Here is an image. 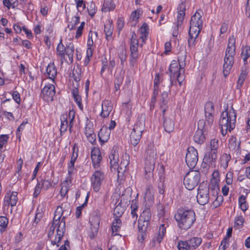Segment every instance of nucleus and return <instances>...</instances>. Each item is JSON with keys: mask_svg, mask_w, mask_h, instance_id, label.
I'll use <instances>...</instances> for the list:
<instances>
[{"mask_svg": "<svg viewBox=\"0 0 250 250\" xmlns=\"http://www.w3.org/2000/svg\"><path fill=\"white\" fill-rule=\"evenodd\" d=\"M223 197L221 195L218 196V194L215 196L214 199L212 201V205L214 208L219 207L223 202Z\"/></svg>", "mask_w": 250, "mask_h": 250, "instance_id": "obj_51", "label": "nucleus"}, {"mask_svg": "<svg viewBox=\"0 0 250 250\" xmlns=\"http://www.w3.org/2000/svg\"><path fill=\"white\" fill-rule=\"evenodd\" d=\"M125 48L124 46H121L119 47L118 49V54L120 59L121 60V62L124 65V62L125 61V54H124Z\"/></svg>", "mask_w": 250, "mask_h": 250, "instance_id": "obj_52", "label": "nucleus"}, {"mask_svg": "<svg viewBox=\"0 0 250 250\" xmlns=\"http://www.w3.org/2000/svg\"><path fill=\"white\" fill-rule=\"evenodd\" d=\"M217 152L208 150L205 154L203 160L206 163L210 164L212 165V163L216 161L217 159Z\"/></svg>", "mask_w": 250, "mask_h": 250, "instance_id": "obj_28", "label": "nucleus"}, {"mask_svg": "<svg viewBox=\"0 0 250 250\" xmlns=\"http://www.w3.org/2000/svg\"><path fill=\"white\" fill-rule=\"evenodd\" d=\"M136 37L134 32H132L130 50L131 57L133 59H135L138 57V41Z\"/></svg>", "mask_w": 250, "mask_h": 250, "instance_id": "obj_19", "label": "nucleus"}, {"mask_svg": "<svg viewBox=\"0 0 250 250\" xmlns=\"http://www.w3.org/2000/svg\"><path fill=\"white\" fill-rule=\"evenodd\" d=\"M241 55L244 56V63L246 64L248 62L247 59L250 57V47L249 46L242 47Z\"/></svg>", "mask_w": 250, "mask_h": 250, "instance_id": "obj_42", "label": "nucleus"}, {"mask_svg": "<svg viewBox=\"0 0 250 250\" xmlns=\"http://www.w3.org/2000/svg\"><path fill=\"white\" fill-rule=\"evenodd\" d=\"M17 195L18 193L15 191L6 193L4 199V206L10 205L11 207L16 206L18 201Z\"/></svg>", "mask_w": 250, "mask_h": 250, "instance_id": "obj_20", "label": "nucleus"}, {"mask_svg": "<svg viewBox=\"0 0 250 250\" xmlns=\"http://www.w3.org/2000/svg\"><path fill=\"white\" fill-rule=\"evenodd\" d=\"M105 174L101 170H96L91 177V186L95 192H98L104 179Z\"/></svg>", "mask_w": 250, "mask_h": 250, "instance_id": "obj_12", "label": "nucleus"}, {"mask_svg": "<svg viewBox=\"0 0 250 250\" xmlns=\"http://www.w3.org/2000/svg\"><path fill=\"white\" fill-rule=\"evenodd\" d=\"M8 223V219L6 217L0 216V227L1 229H5Z\"/></svg>", "mask_w": 250, "mask_h": 250, "instance_id": "obj_57", "label": "nucleus"}, {"mask_svg": "<svg viewBox=\"0 0 250 250\" xmlns=\"http://www.w3.org/2000/svg\"><path fill=\"white\" fill-rule=\"evenodd\" d=\"M179 227L183 229L190 228L195 221V215L193 210L180 208L175 215Z\"/></svg>", "mask_w": 250, "mask_h": 250, "instance_id": "obj_7", "label": "nucleus"}, {"mask_svg": "<svg viewBox=\"0 0 250 250\" xmlns=\"http://www.w3.org/2000/svg\"><path fill=\"white\" fill-rule=\"evenodd\" d=\"M56 228L57 230L58 228V224H54V221L53 220L52 225L50 227L48 233V237L49 238H51L53 235Z\"/></svg>", "mask_w": 250, "mask_h": 250, "instance_id": "obj_56", "label": "nucleus"}, {"mask_svg": "<svg viewBox=\"0 0 250 250\" xmlns=\"http://www.w3.org/2000/svg\"><path fill=\"white\" fill-rule=\"evenodd\" d=\"M76 2L77 8L78 11H80V8L82 7L81 10H83L85 8V4L83 0H74Z\"/></svg>", "mask_w": 250, "mask_h": 250, "instance_id": "obj_64", "label": "nucleus"}, {"mask_svg": "<svg viewBox=\"0 0 250 250\" xmlns=\"http://www.w3.org/2000/svg\"><path fill=\"white\" fill-rule=\"evenodd\" d=\"M236 113L231 106L230 109L227 108L221 115L219 125L222 135L225 136L227 131L230 132L235 126Z\"/></svg>", "mask_w": 250, "mask_h": 250, "instance_id": "obj_3", "label": "nucleus"}, {"mask_svg": "<svg viewBox=\"0 0 250 250\" xmlns=\"http://www.w3.org/2000/svg\"><path fill=\"white\" fill-rule=\"evenodd\" d=\"M68 117L70 119L69 123L68 124V127H69V129L70 132H71V131H72L71 129L73 126V120H74V117H75L74 111L73 110L70 111L69 114H68Z\"/></svg>", "mask_w": 250, "mask_h": 250, "instance_id": "obj_54", "label": "nucleus"}, {"mask_svg": "<svg viewBox=\"0 0 250 250\" xmlns=\"http://www.w3.org/2000/svg\"><path fill=\"white\" fill-rule=\"evenodd\" d=\"M245 219L241 215H238L234 219V228L235 229H240L243 226Z\"/></svg>", "mask_w": 250, "mask_h": 250, "instance_id": "obj_43", "label": "nucleus"}, {"mask_svg": "<svg viewBox=\"0 0 250 250\" xmlns=\"http://www.w3.org/2000/svg\"><path fill=\"white\" fill-rule=\"evenodd\" d=\"M13 100L19 104L21 103L20 94L17 91H14L12 93Z\"/></svg>", "mask_w": 250, "mask_h": 250, "instance_id": "obj_62", "label": "nucleus"}, {"mask_svg": "<svg viewBox=\"0 0 250 250\" xmlns=\"http://www.w3.org/2000/svg\"><path fill=\"white\" fill-rule=\"evenodd\" d=\"M42 188L47 190L52 186V183L48 180H43L42 181Z\"/></svg>", "mask_w": 250, "mask_h": 250, "instance_id": "obj_63", "label": "nucleus"}, {"mask_svg": "<svg viewBox=\"0 0 250 250\" xmlns=\"http://www.w3.org/2000/svg\"><path fill=\"white\" fill-rule=\"evenodd\" d=\"M64 210L62 209V206L57 207L53 218L54 224H58V228L57 229V234L54 240H51V244L53 245H56L57 247L60 246V242L64 235L65 231V222L66 216L62 217Z\"/></svg>", "mask_w": 250, "mask_h": 250, "instance_id": "obj_4", "label": "nucleus"}, {"mask_svg": "<svg viewBox=\"0 0 250 250\" xmlns=\"http://www.w3.org/2000/svg\"><path fill=\"white\" fill-rule=\"evenodd\" d=\"M248 73V72L246 68H245L244 69H243L242 70L241 73V74L238 78V81H237V88H240L242 86L244 80H245V79L247 77Z\"/></svg>", "mask_w": 250, "mask_h": 250, "instance_id": "obj_45", "label": "nucleus"}, {"mask_svg": "<svg viewBox=\"0 0 250 250\" xmlns=\"http://www.w3.org/2000/svg\"><path fill=\"white\" fill-rule=\"evenodd\" d=\"M218 141L216 139H212L210 141V147L209 150L212 151L217 152L218 148Z\"/></svg>", "mask_w": 250, "mask_h": 250, "instance_id": "obj_53", "label": "nucleus"}, {"mask_svg": "<svg viewBox=\"0 0 250 250\" xmlns=\"http://www.w3.org/2000/svg\"><path fill=\"white\" fill-rule=\"evenodd\" d=\"M198 160V155L197 150L194 147L188 148L186 156V162L188 167L194 168L197 165Z\"/></svg>", "mask_w": 250, "mask_h": 250, "instance_id": "obj_13", "label": "nucleus"}, {"mask_svg": "<svg viewBox=\"0 0 250 250\" xmlns=\"http://www.w3.org/2000/svg\"><path fill=\"white\" fill-rule=\"evenodd\" d=\"M240 142H237V140L235 137H232L229 144V148L235 149L236 147H237V149H238L240 147Z\"/></svg>", "mask_w": 250, "mask_h": 250, "instance_id": "obj_48", "label": "nucleus"}, {"mask_svg": "<svg viewBox=\"0 0 250 250\" xmlns=\"http://www.w3.org/2000/svg\"><path fill=\"white\" fill-rule=\"evenodd\" d=\"M72 78L77 83L81 80V69L77 66L74 68L72 71Z\"/></svg>", "mask_w": 250, "mask_h": 250, "instance_id": "obj_46", "label": "nucleus"}, {"mask_svg": "<svg viewBox=\"0 0 250 250\" xmlns=\"http://www.w3.org/2000/svg\"><path fill=\"white\" fill-rule=\"evenodd\" d=\"M117 28L119 31V34L122 30L125 25L124 18V17L119 18L117 21Z\"/></svg>", "mask_w": 250, "mask_h": 250, "instance_id": "obj_55", "label": "nucleus"}, {"mask_svg": "<svg viewBox=\"0 0 250 250\" xmlns=\"http://www.w3.org/2000/svg\"><path fill=\"white\" fill-rule=\"evenodd\" d=\"M203 14L202 10L199 9L191 18L188 31L189 37L188 41L189 47H192L195 45L196 40L202 28L203 21L201 18Z\"/></svg>", "mask_w": 250, "mask_h": 250, "instance_id": "obj_2", "label": "nucleus"}, {"mask_svg": "<svg viewBox=\"0 0 250 250\" xmlns=\"http://www.w3.org/2000/svg\"><path fill=\"white\" fill-rule=\"evenodd\" d=\"M178 15L177 21V27L181 26L183 24V21L185 16V7L183 5H180L178 8Z\"/></svg>", "mask_w": 250, "mask_h": 250, "instance_id": "obj_30", "label": "nucleus"}, {"mask_svg": "<svg viewBox=\"0 0 250 250\" xmlns=\"http://www.w3.org/2000/svg\"><path fill=\"white\" fill-rule=\"evenodd\" d=\"M153 193L152 186H147L144 197V199L146 203L145 205L146 206L150 207L153 205L154 202Z\"/></svg>", "mask_w": 250, "mask_h": 250, "instance_id": "obj_22", "label": "nucleus"}, {"mask_svg": "<svg viewBox=\"0 0 250 250\" xmlns=\"http://www.w3.org/2000/svg\"><path fill=\"white\" fill-rule=\"evenodd\" d=\"M163 126L165 130L170 133L172 132L174 128V122L173 121V117H165L164 119Z\"/></svg>", "mask_w": 250, "mask_h": 250, "instance_id": "obj_25", "label": "nucleus"}, {"mask_svg": "<svg viewBox=\"0 0 250 250\" xmlns=\"http://www.w3.org/2000/svg\"><path fill=\"white\" fill-rule=\"evenodd\" d=\"M137 208L138 206H137L136 200H132L131 205V214L132 215V218L135 220H136L137 218V215L135 212L136 210L137 209Z\"/></svg>", "mask_w": 250, "mask_h": 250, "instance_id": "obj_50", "label": "nucleus"}, {"mask_svg": "<svg viewBox=\"0 0 250 250\" xmlns=\"http://www.w3.org/2000/svg\"><path fill=\"white\" fill-rule=\"evenodd\" d=\"M121 225V221L120 219L115 217L114 220L113 221L111 226L112 235L115 236L118 235L117 232L120 229Z\"/></svg>", "mask_w": 250, "mask_h": 250, "instance_id": "obj_37", "label": "nucleus"}, {"mask_svg": "<svg viewBox=\"0 0 250 250\" xmlns=\"http://www.w3.org/2000/svg\"><path fill=\"white\" fill-rule=\"evenodd\" d=\"M8 138V135H0V149L2 148L3 146L6 144Z\"/></svg>", "mask_w": 250, "mask_h": 250, "instance_id": "obj_60", "label": "nucleus"}, {"mask_svg": "<svg viewBox=\"0 0 250 250\" xmlns=\"http://www.w3.org/2000/svg\"><path fill=\"white\" fill-rule=\"evenodd\" d=\"M161 102L162 103V104L161 105V107L163 110V114L166 110V108L165 106H166L168 102V93L167 92L164 91L161 94Z\"/></svg>", "mask_w": 250, "mask_h": 250, "instance_id": "obj_44", "label": "nucleus"}, {"mask_svg": "<svg viewBox=\"0 0 250 250\" xmlns=\"http://www.w3.org/2000/svg\"><path fill=\"white\" fill-rule=\"evenodd\" d=\"M85 135L88 141L92 144L96 142V134L94 133L92 125H87L85 127Z\"/></svg>", "mask_w": 250, "mask_h": 250, "instance_id": "obj_24", "label": "nucleus"}, {"mask_svg": "<svg viewBox=\"0 0 250 250\" xmlns=\"http://www.w3.org/2000/svg\"><path fill=\"white\" fill-rule=\"evenodd\" d=\"M202 240L200 237H193L185 241L179 242L177 247L179 250H189L196 249L201 244Z\"/></svg>", "mask_w": 250, "mask_h": 250, "instance_id": "obj_11", "label": "nucleus"}, {"mask_svg": "<svg viewBox=\"0 0 250 250\" xmlns=\"http://www.w3.org/2000/svg\"><path fill=\"white\" fill-rule=\"evenodd\" d=\"M68 182L71 183V179L67 177L66 179L62 184V188L60 190V194L62 197H64L69 190Z\"/></svg>", "mask_w": 250, "mask_h": 250, "instance_id": "obj_38", "label": "nucleus"}, {"mask_svg": "<svg viewBox=\"0 0 250 250\" xmlns=\"http://www.w3.org/2000/svg\"><path fill=\"white\" fill-rule=\"evenodd\" d=\"M143 131L142 128H140L138 125L134 126L130 135V143L134 146H136L139 142Z\"/></svg>", "mask_w": 250, "mask_h": 250, "instance_id": "obj_17", "label": "nucleus"}, {"mask_svg": "<svg viewBox=\"0 0 250 250\" xmlns=\"http://www.w3.org/2000/svg\"><path fill=\"white\" fill-rule=\"evenodd\" d=\"M159 188V192L160 194H163L164 193L165 184H164V179L163 178H160V180L158 184Z\"/></svg>", "mask_w": 250, "mask_h": 250, "instance_id": "obj_59", "label": "nucleus"}, {"mask_svg": "<svg viewBox=\"0 0 250 250\" xmlns=\"http://www.w3.org/2000/svg\"><path fill=\"white\" fill-rule=\"evenodd\" d=\"M235 48V39L234 36H232L229 39L224 60L223 73L225 77H227L229 75L234 63Z\"/></svg>", "mask_w": 250, "mask_h": 250, "instance_id": "obj_5", "label": "nucleus"}, {"mask_svg": "<svg viewBox=\"0 0 250 250\" xmlns=\"http://www.w3.org/2000/svg\"><path fill=\"white\" fill-rule=\"evenodd\" d=\"M71 93L74 101L77 103L79 107L81 109H82L83 108V105L82 103L81 97L79 94L78 87H74L72 90Z\"/></svg>", "mask_w": 250, "mask_h": 250, "instance_id": "obj_31", "label": "nucleus"}, {"mask_svg": "<svg viewBox=\"0 0 250 250\" xmlns=\"http://www.w3.org/2000/svg\"><path fill=\"white\" fill-rule=\"evenodd\" d=\"M156 151L154 147L152 146H148L146 152L145 159L152 160L156 159Z\"/></svg>", "mask_w": 250, "mask_h": 250, "instance_id": "obj_36", "label": "nucleus"}, {"mask_svg": "<svg viewBox=\"0 0 250 250\" xmlns=\"http://www.w3.org/2000/svg\"><path fill=\"white\" fill-rule=\"evenodd\" d=\"M17 167L16 172L14 175L13 178L14 181H17L21 179V168L23 165V160L21 158H20L17 162Z\"/></svg>", "mask_w": 250, "mask_h": 250, "instance_id": "obj_33", "label": "nucleus"}, {"mask_svg": "<svg viewBox=\"0 0 250 250\" xmlns=\"http://www.w3.org/2000/svg\"><path fill=\"white\" fill-rule=\"evenodd\" d=\"M146 207V208L141 213L139 219H140L141 221L149 222L151 217V210L150 207H148V206Z\"/></svg>", "mask_w": 250, "mask_h": 250, "instance_id": "obj_32", "label": "nucleus"}, {"mask_svg": "<svg viewBox=\"0 0 250 250\" xmlns=\"http://www.w3.org/2000/svg\"><path fill=\"white\" fill-rule=\"evenodd\" d=\"M205 114L206 123L208 126H210L213 122V116L214 113V104L211 102H208L205 105Z\"/></svg>", "mask_w": 250, "mask_h": 250, "instance_id": "obj_15", "label": "nucleus"}, {"mask_svg": "<svg viewBox=\"0 0 250 250\" xmlns=\"http://www.w3.org/2000/svg\"><path fill=\"white\" fill-rule=\"evenodd\" d=\"M219 188L214 185L209 187L200 185L198 188L196 196L198 203L201 205H205L214 199L215 196L218 194Z\"/></svg>", "mask_w": 250, "mask_h": 250, "instance_id": "obj_6", "label": "nucleus"}, {"mask_svg": "<svg viewBox=\"0 0 250 250\" xmlns=\"http://www.w3.org/2000/svg\"><path fill=\"white\" fill-rule=\"evenodd\" d=\"M155 162L156 160L155 159H145V171L146 174L148 173L149 176L150 175H152V172L154 169Z\"/></svg>", "mask_w": 250, "mask_h": 250, "instance_id": "obj_29", "label": "nucleus"}, {"mask_svg": "<svg viewBox=\"0 0 250 250\" xmlns=\"http://www.w3.org/2000/svg\"><path fill=\"white\" fill-rule=\"evenodd\" d=\"M201 174L199 171L191 170L188 172L184 178V184L188 190H192L200 181Z\"/></svg>", "mask_w": 250, "mask_h": 250, "instance_id": "obj_8", "label": "nucleus"}, {"mask_svg": "<svg viewBox=\"0 0 250 250\" xmlns=\"http://www.w3.org/2000/svg\"><path fill=\"white\" fill-rule=\"evenodd\" d=\"M208 125H207L204 120H200L198 123V129L195 132L193 139L194 142L198 144H203L205 140V136L204 131L208 130Z\"/></svg>", "mask_w": 250, "mask_h": 250, "instance_id": "obj_10", "label": "nucleus"}, {"mask_svg": "<svg viewBox=\"0 0 250 250\" xmlns=\"http://www.w3.org/2000/svg\"><path fill=\"white\" fill-rule=\"evenodd\" d=\"M168 220L167 219H165L164 220L163 223L160 225L159 228L158 236L156 238V241L158 243H160L162 240L163 237L166 232V228L168 226Z\"/></svg>", "mask_w": 250, "mask_h": 250, "instance_id": "obj_26", "label": "nucleus"}, {"mask_svg": "<svg viewBox=\"0 0 250 250\" xmlns=\"http://www.w3.org/2000/svg\"><path fill=\"white\" fill-rule=\"evenodd\" d=\"M74 50L75 48L73 43L70 42L66 44L65 54H66L68 56L69 60L71 62H73Z\"/></svg>", "mask_w": 250, "mask_h": 250, "instance_id": "obj_34", "label": "nucleus"}, {"mask_svg": "<svg viewBox=\"0 0 250 250\" xmlns=\"http://www.w3.org/2000/svg\"><path fill=\"white\" fill-rule=\"evenodd\" d=\"M61 128L60 131L61 133H64L68 127V123L67 121V114H63L61 116Z\"/></svg>", "mask_w": 250, "mask_h": 250, "instance_id": "obj_39", "label": "nucleus"}, {"mask_svg": "<svg viewBox=\"0 0 250 250\" xmlns=\"http://www.w3.org/2000/svg\"><path fill=\"white\" fill-rule=\"evenodd\" d=\"M148 29V25L146 23H143L140 28V31L142 34L141 37L143 38L144 36L146 37L147 35V30Z\"/></svg>", "mask_w": 250, "mask_h": 250, "instance_id": "obj_58", "label": "nucleus"}, {"mask_svg": "<svg viewBox=\"0 0 250 250\" xmlns=\"http://www.w3.org/2000/svg\"><path fill=\"white\" fill-rule=\"evenodd\" d=\"M89 222L90 229L89 231V237L93 238L97 234L99 228L100 218L98 216H92L90 217Z\"/></svg>", "mask_w": 250, "mask_h": 250, "instance_id": "obj_16", "label": "nucleus"}, {"mask_svg": "<svg viewBox=\"0 0 250 250\" xmlns=\"http://www.w3.org/2000/svg\"><path fill=\"white\" fill-rule=\"evenodd\" d=\"M92 50H91L90 49L89 50H87L86 57L84 61V65L86 66L89 63L90 60V58L92 56Z\"/></svg>", "mask_w": 250, "mask_h": 250, "instance_id": "obj_61", "label": "nucleus"}, {"mask_svg": "<svg viewBox=\"0 0 250 250\" xmlns=\"http://www.w3.org/2000/svg\"><path fill=\"white\" fill-rule=\"evenodd\" d=\"M117 147L114 146L111 151V153L109 156L110 159V164L111 169L114 170H117L118 171V180H122L125 178L124 173L125 170L123 169L122 167V164L119 166L118 165V155L116 153V149Z\"/></svg>", "mask_w": 250, "mask_h": 250, "instance_id": "obj_9", "label": "nucleus"}, {"mask_svg": "<svg viewBox=\"0 0 250 250\" xmlns=\"http://www.w3.org/2000/svg\"><path fill=\"white\" fill-rule=\"evenodd\" d=\"M55 87L54 84L48 83L42 90L41 97L46 102H51L55 95Z\"/></svg>", "mask_w": 250, "mask_h": 250, "instance_id": "obj_14", "label": "nucleus"}, {"mask_svg": "<svg viewBox=\"0 0 250 250\" xmlns=\"http://www.w3.org/2000/svg\"><path fill=\"white\" fill-rule=\"evenodd\" d=\"M46 72L48 78L52 80L53 82H54V80L56 77L57 71L56 67L54 65V63H50L48 64L46 69Z\"/></svg>", "mask_w": 250, "mask_h": 250, "instance_id": "obj_27", "label": "nucleus"}, {"mask_svg": "<svg viewBox=\"0 0 250 250\" xmlns=\"http://www.w3.org/2000/svg\"><path fill=\"white\" fill-rule=\"evenodd\" d=\"M91 158L93 167L95 169L99 167L100 162L102 159V156L99 148L94 147L92 149L91 151Z\"/></svg>", "mask_w": 250, "mask_h": 250, "instance_id": "obj_18", "label": "nucleus"}, {"mask_svg": "<svg viewBox=\"0 0 250 250\" xmlns=\"http://www.w3.org/2000/svg\"><path fill=\"white\" fill-rule=\"evenodd\" d=\"M113 109V105L111 101L104 100L102 104V111L100 116L103 118L108 117Z\"/></svg>", "mask_w": 250, "mask_h": 250, "instance_id": "obj_21", "label": "nucleus"}, {"mask_svg": "<svg viewBox=\"0 0 250 250\" xmlns=\"http://www.w3.org/2000/svg\"><path fill=\"white\" fill-rule=\"evenodd\" d=\"M113 31V25L112 21L109 20H106L104 23V32L107 41H111L112 40Z\"/></svg>", "mask_w": 250, "mask_h": 250, "instance_id": "obj_23", "label": "nucleus"}, {"mask_svg": "<svg viewBox=\"0 0 250 250\" xmlns=\"http://www.w3.org/2000/svg\"><path fill=\"white\" fill-rule=\"evenodd\" d=\"M187 52L185 49H181L178 53V60H173L169 65L168 73H169L170 83L169 88L173 85L176 84L177 81L180 85H181L183 81L185 79V69L186 65V59Z\"/></svg>", "mask_w": 250, "mask_h": 250, "instance_id": "obj_1", "label": "nucleus"}, {"mask_svg": "<svg viewBox=\"0 0 250 250\" xmlns=\"http://www.w3.org/2000/svg\"><path fill=\"white\" fill-rule=\"evenodd\" d=\"M125 209L124 207H122L120 203L114 209L113 214L116 218L121 217L124 213Z\"/></svg>", "mask_w": 250, "mask_h": 250, "instance_id": "obj_47", "label": "nucleus"}, {"mask_svg": "<svg viewBox=\"0 0 250 250\" xmlns=\"http://www.w3.org/2000/svg\"><path fill=\"white\" fill-rule=\"evenodd\" d=\"M149 225V222H144L141 221L140 219L138 220V229L139 232H145L146 228Z\"/></svg>", "mask_w": 250, "mask_h": 250, "instance_id": "obj_49", "label": "nucleus"}, {"mask_svg": "<svg viewBox=\"0 0 250 250\" xmlns=\"http://www.w3.org/2000/svg\"><path fill=\"white\" fill-rule=\"evenodd\" d=\"M231 157L229 154L224 153L220 158V165L223 168H226L228 166V162Z\"/></svg>", "mask_w": 250, "mask_h": 250, "instance_id": "obj_41", "label": "nucleus"}, {"mask_svg": "<svg viewBox=\"0 0 250 250\" xmlns=\"http://www.w3.org/2000/svg\"><path fill=\"white\" fill-rule=\"evenodd\" d=\"M66 47L62 43V40H61L60 43L57 47V54L62 61L65 59V52Z\"/></svg>", "mask_w": 250, "mask_h": 250, "instance_id": "obj_40", "label": "nucleus"}, {"mask_svg": "<svg viewBox=\"0 0 250 250\" xmlns=\"http://www.w3.org/2000/svg\"><path fill=\"white\" fill-rule=\"evenodd\" d=\"M115 4L113 2L112 0H104L102 10L104 12H107L114 9Z\"/></svg>", "mask_w": 250, "mask_h": 250, "instance_id": "obj_35", "label": "nucleus"}]
</instances>
